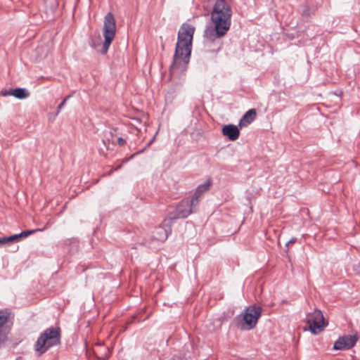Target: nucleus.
I'll list each match as a JSON object with an SVG mask.
<instances>
[{"label":"nucleus","instance_id":"2eb2a0df","mask_svg":"<svg viewBox=\"0 0 360 360\" xmlns=\"http://www.w3.org/2000/svg\"><path fill=\"white\" fill-rule=\"evenodd\" d=\"M8 319V314L6 312H0V336L4 324L7 322Z\"/></svg>","mask_w":360,"mask_h":360},{"label":"nucleus","instance_id":"a211bd4d","mask_svg":"<svg viewBox=\"0 0 360 360\" xmlns=\"http://www.w3.org/2000/svg\"><path fill=\"white\" fill-rule=\"evenodd\" d=\"M117 143L120 146H124L126 143V141L123 138L119 137L117 139Z\"/></svg>","mask_w":360,"mask_h":360},{"label":"nucleus","instance_id":"6ab92c4d","mask_svg":"<svg viewBox=\"0 0 360 360\" xmlns=\"http://www.w3.org/2000/svg\"><path fill=\"white\" fill-rule=\"evenodd\" d=\"M143 151V150H140V151L137 152L136 153H135V154L132 155H131L129 159H124V160H122V163H126L129 160L132 159V158H134L136 154H140V153H141Z\"/></svg>","mask_w":360,"mask_h":360},{"label":"nucleus","instance_id":"20e7f679","mask_svg":"<svg viewBox=\"0 0 360 360\" xmlns=\"http://www.w3.org/2000/svg\"><path fill=\"white\" fill-rule=\"evenodd\" d=\"M262 314V308L259 306L252 305L248 307L243 313L236 317L237 326L243 330L253 329Z\"/></svg>","mask_w":360,"mask_h":360},{"label":"nucleus","instance_id":"4be33fe9","mask_svg":"<svg viewBox=\"0 0 360 360\" xmlns=\"http://www.w3.org/2000/svg\"><path fill=\"white\" fill-rule=\"evenodd\" d=\"M5 243H6L5 237H1L0 238V244L2 245V244H5Z\"/></svg>","mask_w":360,"mask_h":360},{"label":"nucleus","instance_id":"f3484780","mask_svg":"<svg viewBox=\"0 0 360 360\" xmlns=\"http://www.w3.org/2000/svg\"><path fill=\"white\" fill-rule=\"evenodd\" d=\"M70 96H67L63 101L62 102L58 105V108H57V112H56V115L60 112V111L61 110V109L63 108L64 105L65 104L66 101L70 98Z\"/></svg>","mask_w":360,"mask_h":360},{"label":"nucleus","instance_id":"5701e85b","mask_svg":"<svg viewBox=\"0 0 360 360\" xmlns=\"http://www.w3.org/2000/svg\"><path fill=\"white\" fill-rule=\"evenodd\" d=\"M122 164H120V165H117V166L114 169V170H115V171H117V170L120 169L122 167Z\"/></svg>","mask_w":360,"mask_h":360},{"label":"nucleus","instance_id":"f03ea898","mask_svg":"<svg viewBox=\"0 0 360 360\" xmlns=\"http://www.w3.org/2000/svg\"><path fill=\"white\" fill-rule=\"evenodd\" d=\"M195 27L189 24L184 23L178 32L174 60L170 65L169 71L173 74L176 70H184L188 63Z\"/></svg>","mask_w":360,"mask_h":360},{"label":"nucleus","instance_id":"0eeeda50","mask_svg":"<svg viewBox=\"0 0 360 360\" xmlns=\"http://www.w3.org/2000/svg\"><path fill=\"white\" fill-rule=\"evenodd\" d=\"M198 204H193L191 199L182 200L176 207L174 212L169 216V219L173 221L177 219H184L195 211Z\"/></svg>","mask_w":360,"mask_h":360},{"label":"nucleus","instance_id":"39448f33","mask_svg":"<svg viewBox=\"0 0 360 360\" xmlns=\"http://www.w3.org/2000/svg\"><path fill=\"white\" fill-rule=\"evenodd\" d=\"M116 33V24L114 15L112 13H108L105 18L103 22V34L104 37V42L102 45V49L101 50V53L102 54H105L109 47L115 37Z\"/></svg>","mask_w":360,"mask_h":360},{"label":"nucleus","instance_id":"dca6fc26","mask_svg":"<svg viewBox=\"0 0 360 360\" xmlns=\"http://www.w3.org/2000/svg\"><path fill=\"white\" fill-rule=\"evenodd\" d=\"M301 13L304 17H309L314 14V11L307 5H303L302 6Z\"/></svg>","mask_w":360,"mask_h":360},{"label":"nucleus","instance_id":"aec40b11","mask_svg":"<svg viewBox=\"0 0 360 360\" xmlns=\"http://www.w3.org/2000/svg\"><path fill=\"white\" fill-rule=\"evenodd\" d=\"M6 238V243H13L15 242L12 236H10L8 237H5Z\"/></svg>","mask_w":360,"mask_h":360},{"label":"nucleus","instance_id":"b1692460","mask_svg":"<svg viewBox=\"0 0 360 360\" xmlns=\"http://www.w3.org/2000/svg\"><path fill=\"white\" fill-rule=\"evenodd\" d=\"M220 49V45L218 46V47L217 48V51H218L219 49Z\"/></svg>","mask_w":360,"mask_h":360},{"label":"nucleus","instance_id":"6e6552de","mask_svg":"<svg viewBox=\"0 0 360 360\" xmlns=\"http://www.w3.org/2000/svg\"><path fill=\"white\" fill-rule=\"evenodd\" d=\"M169 219H165L162 225L156 227L152 233V239L154 240L164 242L167 240L171 233V224Z\"/></svg>","mask_w":360,"mask_h":360},{"label":"nucleus","instance_id":"412c9836","mask_svg":"<svg viewBox=\"0 0 360 360\" xmlns=\"http://www.w3.org/2000/svg\"><path fill=\"white\" fill-rule=\"evenodd\" d=\"M296 241V238H292L288 242L286 243L285 246L288 248L290 244L294 243Z\"/></svg>","mask_w":360,"mask_h":360},{"label":"nucleus","instance_id":"7ed1b4c3","mask_svg":"<svg viewBox=\"0 0 360 360\" xmlns=\"http://www.w3.org/2000/svg\"><path fill=\"white\" fill-rule=\"evenodd\" d=\"M60 330L51 327L46 329L38 338L35 345V351L39 355L45 353L50 347L60 343Z\"/></svg>","mask_w":360,"mask_h":360},{"label":"nucleus","instance_id":"4468645a","mask_svg":"<svg viewBox=\"0 0 360 360\" xmlns=\"http://www.w3.org/2000/svg\"><path fill=\"white\" fill-rule=\"evenodd\" d=\"M38 231H41V229L27 230L22 231L20 233L12 235V236L15 241H19L22 238H25Z\"/></svg>","mask_w":360,"mask_h":360},{"label":"nucleus","instance_id":"423d86ee","mask_svg":"<svg viewBox=\"0 0 360 360\" xmlns=\"http://www.w3.org/2000/svg\"><path fill=\"white\" fill-rule=\"evenodd\" d=\"M306 321L309 330L314 335L319 334L328 326V322L325 321L321 311L319 309L307 314Z\"/></svg>","mask_w":360,"mask_h":360},{"label":"nucleus","instance_id":"393cba45","mask_svg":"<svg viewBox=\"0 0 360 360\" xmlns=\"http://www.w3.org/2000/svg\"><path fill=\"white\" fill-rule=\"evenodd\" d=\"M358 266H359V268H360V262L358 264Z\"/></svg>","mask_w":360,"mask_h":360},{"label":"nucleus","instance_id":"ddd939ff","mask_svg":"<svg viewBox=\"0 0 360 360\" xmlns=\"http://www.w3.org/2000/svg\"><path fill=\"white\" fill-rule=\"evenodd\" d=\"M256 117V111L255 109L248 110L243 117L240 119L239 124L240 127H245L250 124Z\"/></svg>","mask_w":360,"mask_h":360},{"label":"nucleus","instance_id":"f8f14e48","mask_svg":"<svg viewBox=\"0 0 360 360\" xmlns=\"http://www.w3.org/2000/svg\"><path fill=\"white\" fill-rule=\"evenodd\" d=\"M1 95L3 96H13L18 99H24L30 96V93L24 88H16L1 91Z\"/></svg>","mask_w":360,"mask_h":360},{"label":"nucleus","instance_id":"9b49d317","mask_svg":"<svg viewBox=\"0 0 360 360\" xmlns=\"http://www.w3.org/2000/svg\"><path fill=\"white\" fill-rule=\"evenodd\" d=\"M211 181L207 180L197 187L196 191L192 197V203L198 204L202 194L210 189Z\"/></svg>","mask_w":360,"mask_h":360},{"label":"nucleus","instance_id":"9d476101","mask_svg":"<svg viewBox=\"0 0 360 360\" xmlns=\"http://www.w3.org/2000/svg\"><path fill=\"white\" fill-rule=\"evenodd\" d=\"M221 132L224 136L228 137L231 141H236L240 136L238 127L232 124L224 125Z\"/></svg>","mask_w":360,"mask_h":360},{"label":"nucleus","instance_id":"1a4fd4ad","mask_svg":"<svg viewBox=\"0 0 360 360\" xmlns=\"http://www.w3.org/2000/svg\"><path fill=\"white\" fill-rule=\"evenodd\" d=\"M358 340L356 335H346L340 337L335 342L333 349L335 350H347L353 347Z\"/></svg>","mask_w":360,"mask_h":360},{"label":"nucleus","instance_id":"f257e3e1","mask_svg":"<svg viewBox=\"0 0 360 360\" xmlns=\"http://www.w3.org/2000/svg\"><path fill=\"white\" fill-rule=\"evenodd\" d=\"M232 11L225 0H217L211 13L212 25H207L204 31V43L206 46L214 44L224 37L231 25Z\"/></svg>","mask_w":360,"mask_h":360}]
</instances>
